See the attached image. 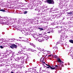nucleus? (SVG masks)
I'll return each mask as SVG.
<instances>
[{
  "label": "nucleus",
  "mask_w": 73,
  "mask_h": 73,
  "mask_svg": "<svg viewBox=\"0 0 73 73\" xmlns=\"http://www.w3.org/2000/svg\"><path fill=\"white\" fill-rule=\"evenodd\" d=\"M57 16L58 18H59V17H61V15H59L58 16V15H57Z\"/></svg>",
  "instance_id": "obj_26"
},
{
  "label": "nucleus",
  "mask_w": 73,
  "mask_h": 73,
  "mask_svg": "<svg viewBox=\"0 0 73 73\" xmlns=\"http://www.w3.org/2000/svg\"><path fill=\"white\" fill-rule=\"evenodd\" d=\"M60 28H62V27H60Z\"/></svg>",
  "instance_id": "obj_39"
},
{
  "label": "nucleus",
  "mask_w": 73,
  "mask_h": 73,
  "mask_svg": "<svg viewBox=\"0 0 73 73\" xmlns=\"http://www.w3.org/2000/svg\"><path fill=\"white\" fill-rule=\"evenodd\" d=\"M52 9H53V8H51V10H52Z\"/></svg>",
  "instance_id": "obj_43"
},
{
  "label": "nucleus",
  "mask_w": 73,
  "mask_h": 73,
  "mask_svg": "<svg viewBox=\"0 0 73 73\" xmlns=\"http://www.w3.org/2000/svg\"><path fill=\"white\" fill-rule=\"evenodd\" d=\"M10 21H9V23H10L11 24H14L15 22L17 21V19H10Z\"/></svg>",
  "instance_id": "obj_4"
},
{
  "label": "nucleus",
  "mask_w": 73,
  "mask_h": 73,
  "mask_svg": "<svg viewBox=\"0 0 73 73\" xmlns=\"http://www.w3.org/2000/svg\"><path fill=\"white\" fill-rule=\"evenodd\" d=\"M44 3H48L49 4H54V2L53 0H46Z\"/></svg>",
  "instance_id": "obj_3"
},
{
  "label": "nucleus",
  "mask_w": 73,
  "mask_h": 73,
  "mask_svg": "<svg viewBox=\"0 0 73 73\" xmlns=\"http://www.w3.org/2000/svg\"><path fill=\"white\" fill-rule=\"evenodd\" d=\"M30 44L31 45V46H33L34 48H36V46H35V44H33V43H30Z\"/></svg>",
  "instance_id": "obj_12"
},
{
  "label": "nucleus",
  "mask_w": 73,
  "mask_h": 73,
  "mask_svg": "<svg viewBox=\"0 0 73 73\" xmlns=\"http://www.w3.org/2000/svg\"><path fill=\"white\" fill-rule=\"evenodd\" d=\"M1 20L2 21V22L3 23V24L8 25L9 22V19H8V18L6 17H4L3 19V20Z\"/></svg>",
  "instance_id": "obj_1"
},
{
  "label": "nucleus",
  "mask_w": 73,
  "mask_h": 73,
  "mask_svg": "<svg viewBox=\"0 0 73 73\" xmlns=\"http://www.w3.org/2000/svg\"><path fill=\"white\" fill-rule=\"evenodd\" d=\"M57 9H57L56 10H57Z\"/></svg>",
  "instance_id": "obj_44"
},
{
  "label": "nucleus",
  "mask_w": 73,
  "mask_h": 73,
  "mask_svg": "<svg viewBox=\"0 0 73 73\" xmlns=\"http://www.w3.org/2000/svg\"><path fill=\"white\" fill-rule=\"evenodd\" d=\"M38 49L39 50H41V48H38Z\"/></svg>",
  "instance_id": "obj_32"
},
{
  "label": "nucleus",
  "mask_w": 73,
  "mask_h": 73,
  "mask_svg": "<svg viewBox=\"0 0 73 73\" xmlns=\"http://www.w3.org/2000/svg\"><path fill=\"white\" fill-rule=\"evenodd\" d=\"M61 30L60 31H58L59 33H61V31H62V29H61Z\"/></svg>",
  "instance_id": "obj_25"
},
{
  "label": "nucleus",
  "mask_w": 73,
  "mask_h": 73,
  "mask_svg": "<svg viewBox=\"0 0 73 73\" xmlns=\"http://www.w3.org/2000/svg\"><path fill=\"white\" fill-rule=\"evenodd\" d=\"M27 21H28L27 19H25L23 21L24 23H27Z\"/></svg>",
  "instance_id": "obj_14"
},
{
  "label": "nucleus",
  "mask_w": 73,
  "mask_h": 73,
  "mask_svg": "<svg viewBox=\"0 0 73 73\" xmlns=\"http://www.w3.org/2000/svg\"><path fill=\"white\" fill-rule=\"evenodd\" d=\"M43 67H44H44H45V66L43 65Z\"/></svg>",
  "instance_id": "obj_38"
},
{
  "label": "nucleus",
  "mask_w": 73,
  "mask_h": 73,
  "mask_svg": "<svg viewBox=\"0 0 73 73\" xmlns=\"http://www.w3.org/2000/svg\"><path fill=\"white\" fill-rule=\"evenodd\" d=\"M29 71L31 73H32V72H34L35 73H38V72L36 71V70L34 68H33V69L32 68H29Z\"/></svg>",
  "instance_id": "obj_5"
},
{
  "label": "nucleus",
  "mask_w": 73,
  "mask_h": 73,
  "mask_svg": "<svg viewBox=\"0 0 73 73\" xmlns=\"http://www.w3.org/2000/svg\"><path fill=\"white\" fill-rule=\"evenodd\" d=\"M1 18V16H0V19Z\"/></svg>",
  "instance_id": "obj_37"
},
{
  "label": "nucleus",
  "mask_w": 73,
  "mask_h": 73,
  "mask_svg": "<svg viewBox=\"0 0 73 73\" xmlns=\"http://www.w3.org/2000/svg\"><path fill=\"white\" fill-rule=\"evenodd\" d=\"M68 15H69V14H72V12H70L67 13Z\"/></svg>",
  "instance_id": "obj_27"
},
{
  "label": "nucleus",
  "mask_w": 73,
  "mask_h": 73,
  "mask_svg": "<svg viewBox=\"0 0 73 73\" xmlns=\"http://www.w3.org/2000/svg\"><path fill=\"white\" fill-rule=\"evenodd\" d=\"M54 49L55 50H57V47L56 46L54 48Z\"/></svg>",
  "instance_id": "obj_19"
},
{
  "label": "nucleus",
  "mask_w": 73,
  "mask_h": 73,
  "mask_svg": "<svg viewBox=\"0 0 73 73\" xmlns=\"http://www.w3.org/2000/svg\"><path fill=\"white\" fill-rule=\"evenodd\" d=\"M51 55H48V56H49V57H51Z\"/></svg>",
  "instance_id": "obj_33"
},
{
  "label": "nucleus",
  "mask_w": 73,
  "mask_h": 73,
  "mask_svg": "<svg viewBox=\"0 0 73 73\" xmlns=\"http://www.w3.org/2000/svg\"><path fill=\"white\" fill-rule=\"evenodd\" d=\"M43 71H44H44L46 72V71H45V70H44Z\"/></svg>",
  "instance_id": "obj_41"
},
{
  "label": "nucleus",
  "mask_w": 73,
  "mask_h": 73,
  "mask_svg": "<svg viewBox=\"0 0 73 73\" xmlns=\"http://www.w3.org/2000/svg\"><path fill=\"white\" fill-rule=\"evenodd\" d=\"M11 42H13V40H12V41H11Z\"/></svg>",
  "instance_id": "obj_42"
},
{
  "label": "nucleus",
  "mask_w": 73,
  "mask_h": 73,
  "mask_svg": "<svg viewBox=\"0 0 73 73\" xmlns=\"http://www.w3.org/2000/svg\"><path fill=\"white\" fill-rule=\"evenodd\" d=\"M40 35H36V37H35V39L36 40V39H38V38H40Z\"/></svg>",
  "instance_id": "obj_13"
},
{
  "label": "nucleus",
  "mask_w": 73,
  "mask_h": 73,
  "mask_svg": "<svg viewBox=\"0 0 73 73\" xmlns=\"http://www.w3.org/2000/svg\"><path fill=\"white\" fill-rule=\"evenodd\" d=\"M54 57L55 58H57V56L56 55H55Z\"/></svg>",
  "instance_id": "obj_29"
},
{
  "label": "nucleus",
  "mask_w": 73,
  "mask_h": 73,
  "mask_svg": "<svg viewBox=\"0 0 73 73\" xmlns=\"http://www.w3.org/2000/svg\"><path fill=\"white\" fill-rule=\"evenodd\" d=\"M47 52H48V53H50V51H47Z\"/></svg>",
  "instance_id": "obj_35"
},
{
  "label": "nucleus",
  "mask_w": 73,
  "mask_h": 73,
  "mask_svg": "<svg viewBox=\"0 0 73 73\" xmlns=\"http://www.w3.org/2000/svg\"><path fill=\"white\" fill-rule=\"evenodd\" d=\"M42 33L43 35H45V34H46V32H42Z\"/></svg>",
  "instance_id": "obj_22"
},
{
  "label": "nucleus",
  "mask_w": 73,
  "mask_h": 73,
  "mask_svg": "<svg viewBox=\"0 0 73 73\" xmlns=\"http://www.w3.org/2000/svg\"><path fill=\"white\" fill-rule=\"evenodd\" d=\"M0 47L1 49H3V48H4V47L3 46H0Z\"/></svg>",
  "instance_id": "obj_23"
},
{
  "label": "nucleus",
  "mask_w": 73,
  "mask_h": 73,
  "mask_svg": "<svg viewBox=\"0 0 73 73\" xmlns=\"http://www.w3.org/2000/svg\"><path fill=\"white\" fill-rule=\"evenodd\" d=\"M22 32L23 34H24L25 35V33H25V31H22Z\"/></svg>",
  "instance_id": "obj_18"
},
{
  "label": "nucleus",
  "mask_w": 73,
  "mask_h": 73,
  "mask_svg": "<svg viewBox=\"0 0 73 73\" xmlns=\"http://www.w3.org/2000/svg\"><path fill=\"white\" fill-rule=\"evenodd\" d=\"M37 48H38L37 47Z\"/></svg>",
  "instance_id": "obj_47"
},
{
  "label": "nucleus",
  "mask_w": 73,
  "mask_h": 73,
  "mask_svg": "<svg viewBox=\"0 0 73 73\" xmlns=\"http://www.w3.org/2000/svg\"><path fill=\"white\" fill-rule=\"evenodd\" d=\"M13 39H10V40H12Z\"/></svg>",
  "instance_id": "obj_34"
},
{
  "label": "nucleus",
  "mask_w": 73,
  "mask_h": 73,
  "mask_svg": "<svg viewBox=\"0 0 73 73\" xmlns=\"http://www.w3.org/2000/svg\"><path fill=\"white\" fill-rule=\"evenodd\" d=\"M11 73H14L13 72H11Z\"/></svg>",
  "instance_id": "obj_36"
},
{
  "label": "nucleus",
  "mask_w": 73,
  "mask_h": 73,
  "mask_svg": "<svg viewBox=\"0 0 73 73\" xmlns=\"http://www.w3.org/2000/svg\"><path fill=\"white\" fill-rule=\"evenodd\" d=\"M53 17H54V18H55L56 17L55 15H53Z\"/></svg>",
  "instance_id": "obj_31"
},
{
  "label": "nucleus",
  "mask_w": 73,
  "mask_h": 73,
  "mask_svg": "<svg viewBox=\"0 0 73 73\" xmlns=\"http://www.w3.org/2000/svg\"><path fill=\"white\" fill-rule=\"evenodd\" d=\"M19 38H21V37H19Z\"/></svg>",
  "instance_id": "obj_40"
},
{
  "label": "nucleus",
  "mask_w": 73,
  "mask_h": 73,
  "mask_svg": "<svg viewBox=\"0 0 73 73\" xmlns=\"http://www.w3.org/2000/svg\"><path fill=\"white\" fill-rule=\"evenodd\" d=\"M46 64V66H48V67H47V68H50L52 70H54V69H57L58 68V66L57 65H56L55 67H54L53 66H52V67L49 65L47 64Z\"/></svg>",
  "instance_id": "obj_2"
},
{
  "label": "nucleus",
  "mask_w": 73,
  "mask_h": 73,
  "mask_svg": "<svg viewBox=\"0 0 73 73\" xmlns=\"http://www.w3.org/2000/svg\"><path fill=\"white\" fill-rule=\"evenodd\" d=\"M27 12H27V11H26L25 12H24V14H27Z\"/></svg>",
  "instance_id": "obj_24"
},
{
  "label": "nucleus",
  "mask_w": 73,
  "mask_h": 73,
  "mask_svg": "<svg viewBox=\"0 0 73 73\" xmlns=\"http://www.w3.org/2000/svg\"><path fill=\"white\" fill-rule=\"evenodd\" d=\"M28 50H31V51H32V49H31V48H29Z\"/></svg>",
  "instance_id": "obj_28"
},
{
  "label": "nucleus",
  "mask_w": 73,
  "mask_h": 73,
  "mask_svg": "<svg viewBox=\"0 0 73 73\" xmlns=\"http://www.w3.org/2000/svg\"><path fill=\"white\" fill-rule=\"evenodd\" d=\"M62 66H63V65H62Z\"/></svg>",
  "instance_id": "obj_45"
},
{
  "label": "nucleus",
  "mask_w": 73,
  "mask_h": 73,
  "mask_svg": "<svg viewBox=\"0 0 73 73\" xmlns=\"http://www.w3.org/2000/svg\"><path fill=\"white\" fill-rule=\"evenodd\" d=\"M10 47L12 49H14V48H15V49H16L17 47V46L15 44H13L11 45V46H10Z\"/></svg>",
  "instance_id": "obj_6"
},
{
  "label": "nucleus",
  "mask_w": 73,
  "mask_h": 73,
  "mask_svg": "<svg viewBox=\"0 0 73 73\" xmlns=\"http://www.w3.org/2000/svg\"><path fill=\"white\" fill-rule=\"evenodd\" d=\"M42 51H43V52H44L45 50H44V49H42Z\"/></svg>",
  "instance_id": "obj_30"
},
{
  "label": "nucleus",
  "mask_w": 73,
  "mask_h": 73,
  "mask_svg": "<svg viewBox=\"0 0 73 73\" xmlns=\"http://www.w3.org/2000/svg\"><path fill=\"white\" fill-rule=\"evenodd\" d=\"M59 7H60V8H62V7H64V6L63 5L62 3H60L59 4Z\"/></svg>",
  "instance_id": "obj_8"
},
{
  "label": "nucleus",
  "mask_w": 73,
  "mask_h": 73,
  "mask_svg": "<svg viewBox=\"0 0 73 73\" xmlns=\"http://www.w3.org/2000/svg\"><path fill=\"white\" fill-rule=\"evenodd\" d=\"M33 37H34V38H35L36 37H37V35H34L33 36Z\"/></svg>",
  "instance_id": "obj_17"
},
{
  "label": "nucleus",
  "mask_w": 73,
  "mask_h": 73,
  "mask_svg": "<svg viewBox=\"0 0 73 73\" xmlns=\"http://www.w3.org/2000/svg\"><path fill=\"white\" fill-rule=\"evenodd\" d=\"M38 29H40V31H43V28H42L39 27L38 28Z\"/></svg>",
  "instance_id": "obj_15"
},
{
  "label": "nucleus",
  "mask_w": 73,
  "mask_h": 73,
  "mask_svg": "<svg viewBox=\"0 0 73 73\" xmlns=\"http://www.w3.org/2000/svg\"><path fill=\"white\" fill-rule=\"evenodd\" d=\"M44 38L46 40H47L48 38H49V36H48L46 35L44 36Z\"/></svg>",
  "instance_id": "obj_10"
},
{
  "label": "nucleus",
  "mask_w": 73,
  "mask_h": 73,
  "mask_svg": "<svg viewBox=\"0 0 73 73\" xmlns=\"http://www.w3.org/2000/svg\"><path fill=\"white\" fill-rule=\"evenodd\" d=\"M0 11H2V12H5V10L3 9L0 10Z\"/></svg>",
  "instance_id": "obj_21"
},
{
  "label": "nucleus",
  "mask_w": 73,
  "mask_h": 73,
  "mask_svg": "<svg viewBox=\"0 0 73 73\" xmlns=\"http://www.w3.org/2000/svg\"><path fill=\"white\" fill-rule=\"evenodd\" d=\"M40 69H41V68H40Z\"/></svg>",
  "instance_id": "obj_46"
},
{
  "label": "nucleus",
  "mask_w": 73,
  "mask_h": 73,
  "mask_svg": "<svg viewBox=\"0 0 73 73\" xmlns=\"http://www.w3.org/2000/svg\"><path fill=\"white\" fill-rule=\"evenodd\" d=\"M53 32V30H51V31H50L49 32H47L48 33H50V32Z\"/></svg>",
  "instance_id": "obj_20"
},
{
  "label": "nucleus",
  "mask_w": 73,
  "mask_h": 73,
  "mask_svg": "<svg viewBox=\"0 0 73 73\" xmlns=\"http://www.w3.org/2000/svg\"><path fill=\"white\" fill-rule=\"evenodd\" d=\"M69 41L71 43H72V44H73V40H69Z\"/></svg>",
  "instance_id": "obj_16"
},
{
  "label": "nucleus",
  "mask_w": 73,
  "mask_h": 73,
  "mask_svg": "<svg viewBox=\"0 0 73 73\" xmlns=\"http://www.w3.org/2000/svg\"><path fill=\"white\" fill-rule=\"evenodd\" d=\"M12 52V51L11 50H7V51H6V53H7V54H11V53Z\"/></svg>",
  "instance_id": "obj_7"
},
{
  "label": "nucleus",
  "mask_w": 73,
  "mask_h": 73,
  "mask_svg": "<svg viewBox=\"0 0 73 73\" xmlns=\"http://www.w3.org/2000/svg\"><path fill=\"white\" fill-rule=\"evenodd\" d=\"M44 59L42 58L40 59V61L41 62H42L44 64H45V62H44Z\"/></svg>",
  "instance_id": "obj_9"
},
{
  "label": "nucleus",
  "mask_w": 73,
  "mask_h": 73,
  "mask_svg": "<svg viewBox=\"0 0 73 73\" xmlns=\"http://www.w3.org/2000/svg\"><path fill=\"white\" fill-rule=\"evenodd\" d=\"M57 60L58 61V62H60V63H61V62H62V63H63V62L61 61V59H60V58H59L57 59Z\"/></svg>",
  "instance_id": "obj_11"
}]
</instances>
